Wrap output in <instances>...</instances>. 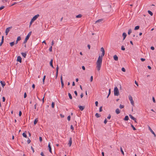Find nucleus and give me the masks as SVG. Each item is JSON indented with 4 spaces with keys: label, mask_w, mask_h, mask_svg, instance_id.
<instances>
[{
    "label": "nucleus",
    "mask_w": 156,
    "mask_h": 156,
    "mask_svg": "<svg viewBox=\"0 0 156 156\" xmlns=\"http://www.w3.org/2000/svg\"><path fill=\"white\" fill-rule=\"evenodd\" d=\"M22 115V112L21 111H20L19 112V115L20 116Z\"/></svg>",
    "instance_id": "56"
},
{
    "label": "nucleus",
    "mask_w": 156,
    "mask_h": 156,
    "mask_svg": "<svg viewBox=\"0 0 156 156\" xmlns=\"http://www.w3.org/2000/svg\"><path fill=\"white\" fill-rule=\"evenodd\" d=\"M111 117V115L109 114L107 117V119H109Z\"/></svg>",
    "instance_id": "61"
},
{
    "label": "nucleus",
    "mask_w": 156,
    "mask_h": 156,
    "mask_svg": "<svg viewBox=\"0 0 156 156\" xmlns=\"http://www.w3.org/2000/svg\"><path fill=\"white\" fill-rule=\"evenodd\" d=\"M103 19H99L97 20L95 22V23H100V22H102V21H103Z\"/></svg>",
    "instance_id": "17"
},
{
    "label": "nucleus",
    "mask_w": 156,
    "mask_h": 156,
    "mask_svg": "<svg viewBox=\"0 0 156 156\" xmlns=\"http://www.w3.org/2000/svg\"><path fill=\"white\" fill-rule=\"evenodd\" d=\"M114 59L115 61H118V58L116 55H115L113 56Z\"/></svg>",
    "instance_id": "15"
},
{
    "label": "nucleus",
    "mask_w": 156,
    "mask_h": 156,
    "mask_svg": "<svg viewBox=\"0 0 156 156\" xmlns=\"http://www.w3.org/2000/svg\"><path fill=\"white\" fill-rule=\"evenodd\" d=\"M21 54L22 56L24 58H26V55H27V54L25 53H23V52H22L21 53Z\"/></svg>",
    "instance_id": "21"
},
{
    "label": "nucleus",
    "mask_w": 156,
    "mask_h": 156,
    "mask_svg": "<svg viewBox=\"0 0 156 156\" xmlns=\"http://www.w3.org/2000/svg\"><path fill=\"white\" fill-rule=\"evenodd\" d=\"M68 95H69V98L70 99H72V95H71V94L70 93H68Z\"/></svg>",
    "instance_id": "31"
},
{
    "label": "nucleus",
    "mask_w": 156,
    "mask_h": 156,
    "mask_svg": "<svg viewBox=\"0 0 156 156\" xmlns=\"http://www.w3.org/2000/svg\"><path fill=\"white\" fill-rule=\"evenodd\" d=\"M140 60L142 62H144V61H145V58H141Z\"/></svg>",
    "instance_id": "51"
},
{
    "label": "nucleus",
    "mask_w": 156,
    "mask_h": 156,
    "mask_svg": "<svg viewBox=\"0 0 156 156\" xmlns=\"http://www.w3.org/2000/svg\"><path fill=\"white\" fill-rule=\"evenodd\" d=\"M31 149H32V150L33 151V153H34V148H33V147L32 146L31 147Z\"/></svg>",
    "instance_id": "58"
},
{
    "label": "nucleus",
    "mask_w": 156,
    "mask_h": 156,
    "mask_svg": "<svg viewBox=\"0 0 156 156\" xmlns=\"http://www.w3.org/2000/svg\"><path fill=\"white\" fill-rule=\"evenodd\" d=\"M148 13L151 16H152L153 15V13L152 12L150 11V10H148Z\"/></svg>",
    "instance_id": "23"
},
{
    "label": "nucleus",
    "mask_w": 156,
    "mask_h": 156,
    "mask_svg": "<svg viewBox=\"0 0 156 156\" xmlns=\"http://www.w3.org/2000/svg\"><path fill=\"white\" fill-rule=\"evenodd\" d=\"M60 80H61V82H63V80H62V76H61V78H60Z\"/></svg>",
    "instance_id": "49"
},
{
    "label": "nucleus",
    "mask_w": 156,
    "mask_h": 156,
    "mask_svg": "<svg viewBox=\"0 0 156 156\" xmlns=\"http://www.w3.org/2000/svg\"><path fill=\"white\" fill-rule=\"evenodd\" d=\"M93 80V77L92 76H91L90 77V81L91 82H92V80Z\"/></svg>",
    "instance_id": "50"
},
{
    "label": "nucleus",
    "mask_w": 156,
    "mask_h": 156,
    "mask_svg": "<svg viewBox=\"0 0 156 156\" xmlns=\"http://www.w3.org/2000/svg\"><path fill=\"white\" fill-rule=\"evenodd\" d=\"M140 26H136L134 28V30H136L139 29Z\"/></svg>",
    "instance_id": "25"
},
{
    "label": "nucleus",
    "mask_w": 156,
    "mask_h": 156,
    "mask_svg": "<svg viewBox=\"0 0 156 156\" xmlns=\"http://www.w3.org/2000/svg\"><path fill=\"white\" fill-rule=\"evenodd\" d=\"M129 117L133 120H134L135 122L136 123L137 122L136 120V119L132 115L130 114L129 115Z\"/></svg>",
    "instance_id": "8"
},
{
    "label": "nucleus",
    "mask_w": 156,
    "mask_h": 156,
    "mask_svg": "<svg viewBox=\"0 0 156 156\" xmlns=\"http://www.w3.org/2000/svg\"><path fill=\"white\" fill-rule=\"evenodd\" d=\"M82 69L83 70H85V68L84 67V66H82Z\"/></svg>",
    "instance_id": "55"
},
{
    "label": "nucleus",
    "mask_w": 156,
    "mask_h": 156,
    "mask_svg": "<svg viewBox=\"0 0 156 156\" xmlns=\"http://www.w3.org/2000/svg\"><path fill=\"white\" fill-rule=\"evenodd\" d=\"M0 83L2 85V86L3 87H4L5 85V83L4 81H0Z\"/></svg>",
    "instance_id": "14"
},
{
    "label": "nucleus",
    "mask_w": 156,
    "mask_h": 156,
    "mask_svg": "<svg viewBox=\"0 0 156 156\" xmlns=\"http://www.w3.org/2000/svg\"><path fill=\"white\" fill-rule=\"evenodd\" d=\"M115 112L117 114H119L120 111L119 108H116L115 110Z\"/></svg>",
    "instance_id": "19"
},
{
    "label": "nucleus",
    "mask_w": 156,
    "mask_h": 156,
    "mask_svg": "<svg viewBox=\"0 0 156 156\" xmlns=\"http://www.w3.org/2000/svg\"><path fill=\"white\" fill-rule=\"evenodd\" d=\"M41 156H45L43 152H41Z\"/></svg>",
    "instance_id": "64"
},
{
    "label": "nucleus",
    "mask_w": 156,
    "mask_h": 156,
    "mask_svg": "<svg viewBox=\"0 0 156 156\" xmlns=\"http://www.w3.org/2000/svg\"><path fill=\"white\" fill-rule=\"evenodd\" d=\"M99 112H101L102 111V106H101L100 108L99 109Z\"/></svg>",
    "instance_id": "47"
},
{
    "label": "nucleus",
    "mask_w": 156,
    "mask_h": 156,
    "mask_svg": "<svg viewBox=\"0 0 156 156\" xmlns=\"http://www.w3.org/2000/svg\"><path fill=\"white\" fill-rule=\"evenodd\" d=\"M110 93H111V89H110L109 90V93H108V96H107V98H108V97H109V95H110Z\"/></svg>",
    "instance_id": "40"
},
{
    "label": "nucleus",
    "mask_w": 156,
    "mask_h": 156,
    "mask_svg": "<svg viewBox=\"0 0 156 156\" xmlns=\"http://www.w3.org/2000/svg\"><path fill=\"white\" fill-rule=\"evenodd\" d=\"M148 128L149 130L154 135V136L155 137L156 136V134H155L154 132L153 131V130L151 129L150 126H148Z\"/></svg>",
    "instance_id": "9"
},
{
    "label": "nucleus",
    "mask_w": 156,
    "mask_h": 156,
    "mask_svg": "<svg viewBox=\"0 0 156 156\" xmlns=\"http://www.w3.org/2000/svg\"><path fill=\"white\" fill-rule=\"evenodd\" d=\"M72 138L70 137L68 144L69 147H70L72 145Z\"/></svg>",
    "instance_id": "6"
},
{
    "label": "nucleus",
    "mask_w": 156,
    "mask_h": 156,
    "mask_svg": "<svg viewBox=\"0 0 156 156\" xmlns=\"http://www.w3.org/2000/svg\"><path fill=\"white\" fill-rule=\"evenodd\" d=\"M126 36H127V34L126 33L124 32L122 34V36L123 37V40H124L125 39Z\"/></svg>",
    "instance_id": "16"
},
{
    "label": "nucleus",
    "mask_w": 156,
    "mask_h": 156,
    "mask_svg": "<svg viewBox=\"0 0 156 156\" xmlns=\"http://www.w3.org/2000/svg\"><path fill=\"white\" fill-rule=\"evenodd\" d=\"M105 54V52H102L101 55H99L98 60L97 61L96 63L97 65L96 68H97L98 71H99L100 70L102 64V58L104 56Z\"/></svg>",
    "instance_id": "1"
},
{
    "label": "nucleus",
    "mask_w": 156,
    "mask_h": 156,
    "mask_svg": "<svg viewBox=\"0 0 156 156\" xmlns=\"http://www.w3.org/2000/svg\"><path fill=\"white\" fill-rule=\"evenodd\" d=\"M12 28V27H10L6 28L5 31V34L7 35L9 32L10 30Z\"/></svg>",
    "instance_id": "4"
},
{
    "label": "nucleus",
    "mask_w": 156,
    "mask_h": 156,
    "mask_svg": "<svg viewBox=\"0 0 156 156\" xmlns=\"http://www.w3.org/2000/svg\"><path fill=\"white\" fill-rule=\"evenodd\" d=\"M152 100H153V102L154 103H155V98H154V97H152Z\"/></svg>",
    "instance_id": "54"
},
{
    "label": "nucleus",
    "mask_w": 156,
    "mask_h": 156,
    "mask_svg": "<svg viewBox=\"0 0 156 156\" xmlns=\"http://www.w3.org/2000/svg\"><path fill=\"white\" fill-rule=\"evenodd\" d=\"M114 94L115 96H118L119 94V92L118 88H114Z\"/></svg>",
    "instance_id": "3"
},
{
    "label": "nucleus",
    "mask_w": 156,
    "mask_h": 156,
    "mask_svg": "<svg viewBox=\"0 0 156 156\" xmlns=\"http://www.w3.org/2000/svg\"><path fill=\"white\" fill-rule=\"evenodd\" d=\"M82 16L81 14H79L76 16V18H80L82 17Z\"/></svg>",
    "instance_id": "29"
},
{
    "label": "nucleus",
    "mask_w": 156,
    "mask_h": 156,
    "mask_svg": "<svg viewBox=\"0 0 156 156\" xmlns=\"http://www.w3.org/2000/svg\"><path fill=\"white\" fill-rule=\"evenodd\" d=\"M129 119V117L128 116L126 115L125 116V118H124V120L125 121H127Z\"/></svg>",
    "instance_id": "22"
},
{
    "label": "nucleus",
    "mask_w": 156,
    "mask_h": 156,
    "mask_svg": "<svg viewBox=\"0 0 156 156\" xmlns=\"http://www.w3.org/2000/svg\"><path fill=\"white\" fill-rule=\"evenodd\" d=\"M31 33H32V31H30L29 33L26 36V37L25 39V40L23 43V44H25L27 43V40L29 39Z\"/></svg>",
    "instance_id": "2"
},
{
    "label": "nucleus",
    "mask_w": 156,
    "mask_h": 156,
    "mask_svg": "<svg viewBox=\"0 0 156 156\" xmlns=\"http://www.w3.org/2000/svg\"><path fill=\"white\" fill-rule=\"evenodd\" d=\"M50 65L52 68H54V66L53 65V59H51L50 62Z\"/></svg>",
    "instance_id": "12"
},
{
    "label": "nucleus",
    "mask_w": 156,
    "mask_h": 156,
    "mask_svg": "<svg viewBox=\"0 0 156 156\" xmlns=\"http://www.w3.org/2000/svg\"><path fill=\"white\" fill-rule=\"evenodd\" d=\"M48 146V147L49 148V152H50L51 153V147L50 144V143H49Z\"/></svg>",
    "instance_id": "20"
},
{
    "label": "nucleus",
    "mask_w": 156,
    "mask_h": 156,
    "mask_svg": "<svg viewBox=\"0 0 156 156\" xmlns=\"http://www.w3.org/2000/svg\"><path fill=\"white\" fill-rule=\"evenodd\" d=\"M27 97V94H26V92H25V93L24 94V98H25Z\"/></svg>",
    "instance_id": "48"
},
{
    "label": "nucleus",
    "mask_w": 156,
    "mask_h": 156,
    "mask_svg": "<svg viewBox=\"0 0 156 156\" xmlns=\"http://www.w3.org/2000/svg\"><path fill=\"white\" fill-rule=\"evenodd\" d=\"M120 149L121 152L122 153V154L124 155V152H123V151L122 150V147H120Z\"/></svg>",
    "instance_id": "35"
},
{
    "label": "nucleus",
    "mask_w": 156,
    "mask_h": 156,
    "mask_svg": "<svg viewBox=\"0 0 156 156\" xmlns=\"http://www.w3.org/2000/svg\"><path fill=\"white\" fill-rule=\"evenodd\" d=\"M55 106V103L54 102H52L51 103V107L52 108H53Z\"/></svg>",
    "instance_id": "36"
},
{
    "label": "nucleus",
    "mask_w": 156,
    "mask_h": 156,
    "mask_svg": "<svg viewBox=\"0 0 156 156\" xmlns=\"http://www.w3.org/2000/svg\"><path fill=\"white\" fill-rule=\"evenodd\" d=\"M151 49L152 50H154V48L153 47V46H151Z\"/></svg>",
    "instance_id": "63"
},
{
    "label": "nucleus",
    "mask_w": 156,
    "mask_h": 156,
    "mask_svg": "<svg viewBox=\"0 0 156 156\" xmlns=\"http://www.w3.org/2000/svg\"><path fill=\"white\" fill-rule=\"evenodd\" d=\"M79 108L80 110L82 111L84 108V106H79Z\"/></svg>",
    "instance_id": "18"
},
{
    "label": "nucleus",
    "mask_w": 156,
    "mask_h": 156,
    "mask_svg": "<svg viewBox=\"0 0 156 156\" xmlns=\"http://www.w3.org/2000/svg\"><path fill=\"white\" fill-rule=\"evenodd\" d=\"M74 94L76 96H77V93L76 91H74Z\"/></svg>",
    "instance_id": "60"
},
{
    "label": "nucleus",
    "mask_w": 156,
    "mask_h": 156,
    "mask_svg": "<svg viewBox=\"0 0 156 156\" xmlns=\"http://www.w3.org/2000/svg\"><path fill=\"white\" fill-rule=\"evenodd\" d=\"M131 126L133 130H136V129L132 124H131Z\"/></svg>",
    "instance_id": "33"
},
{
    "label": "nucleus",
    "mask_w": 156,
    "mask_h": 156,
    "mask_svg": "<svg viewBox=\"0 0 156 156\" xmlns=\"http://www.w3.org/2000/svg\"><path fill=\"white\" fill-rule=\"evenodd\" d=\"M67 119H68V120L69 121H70V115H69V116L67 117Z\"/></svg>",
    "instance_id": "46"
},
{
    "label": "nucleus",
    "mask_w": 156,
    "mask_h": 156,
    "mask_svg": "<svg viewBox=\"0 0 156 156\" xmlns=\"http://www.w3.org/2000/svg\"><path fill=\"white\" fill-rule=\"evenodd\" d=\"M107 119H105L104 121V123H105V124H106L107 123Z\"/></svg>",
    "instance_id": "62"
},
{
    "label": "nucleus",
    "mask_w": 156,
    "mask_h": 156,
    "mask_svg": "<svg viewBox=\"0 0 156 156\" xmlns=\"http://www.w3.org/2000/svg\"><path fill=\"white\" fill-rule=\"evenodd\" d=\"M125 49L124 47L123 46H122L121 47V50L122 51H124Z\"/></svg>",
    "instance_id": "42"
},
{
    "label": "nucleus",
    "mask_w": 156,
    "mask_h": 156,
    "mask_svg": "<svg viewBox=\"0 0 156 156\" xmlns=\"http://www.w3.org/2000/svg\"><path fill=\"white\" fill-rule=\"evenodd\" d=\"M98 102L97 101H96L95 102V104L96 106H98Z\"/></svg>",
    "instance_id": "53"
},
{
    "label": "nucleus",
    "mask_w": 156,
    "mask_h": 156,
    "mask_svg": "<svg viewBox=\"0 0 156 156\" xmlns=\"http://www.w3.org/2000/svg\"><path fill=\"white\" fill-rule=\"evenodd\" d=\"M16 60L17 62H18L20 63H21L22 62L21 57L20 56H17Z\"/></svg>",
    "instance_id": "5"
},
{
    "label": "nucleus",
    "mask_w": 156,
    "mask_h": 156,
    "mask_svg": "<svg viewBox=\"0 0 156 156\" xmlns=\"http://www.w3.org/2000/svg\"><path fill=\"white\" fill-rule=\"evenodd\" d=\"M95 116L97 117V118H99V117H100V115L98 113H96L95 115Z\"/></svg>",
    "instance_id": "26"
},
{
    "label": "nucleus",
    "mask_w": 156,
    "mask_h": 156,
    "mask_svg": "<svg viewBox=\"0 0 156 156\" xmlns=\"http://www.w3.org/2000/svg\"><path fill=\"white\" fill-rule=\"evenodd\" d=\"M129 99L130 101H132L133 100L132 97L130 95H129Z\"/></svg>",
    "instance_id": "27"
},
{
    "label": "nucleus",
    "mask_w": 156,
    "mask_h": 156,
    "mask_svg": "<svg viewBox=\"0 0 156 156\" xmlns=\"http://www.w3.org/2000/svg\"><path fill=\"white\" fill-rule=\"evenodd\" d=\"M22 135H23V137H24L27 138V135L25 133H23Z\"/></svg>",
    "instance_id": "32"
},
{
    "label": "nucleus",
    "mask_w": 156,
    "mask_h": 156,
    "mask_svg": "<svg viewBox=\"0 0 156 156\" xmlns=\"http://www.w3.org/2000/svg\"><path fill=\"white\" fill-rule=\"evenodd\" d=\"M21 40V37L20 36L18 37H17V40L16 41V42L15 43V44H17L18 43V41Z\"/></svg>",
    "instance_id": "11"
},
{
    "label": "nucleus",
    "mask_w": 156,
    "mask_h": 156,
    "mask_svg": "<svg viewBox=\"0 0 156 156\" xmlns=\"http://www.w3.org/2000/svg\"><path fill=\"white\" fill-rule=\"evenodd\" d=\"M101 51L102 52H105L104 49L103 47H102L101 48Z\"/></svg>",
    "instance_id": "37"
},
{
    "label": "nucleus",
    "mask_w": 156,
    "mask_h": 156,
    "mask_svg": "<svg viewBox=\"0 0 156 156\" xmlns=\"http://www.w3.org/2000/svg\"><path fill=\"white\" fill-rule=\"evenodd\" d=\"M118 87L119 88H121V86L119 84H118L117 85V86H115L114 88H117Z\"/></svg>",
    "instance_id": "34"
},
{
    "label": "nucleus",
    "mask_w": 156,
    "mask_h": 156,
    "mask_svg": "<svg viewBox=\"0 0 156 156\" xmlns=\"http://www.w3.org/2000/svg\"><path fill=\"white\" fill-rule=\"evenodd\" d=\"M124 107V105H120L119 106V108L121 109H122Z\"/></svg>",
    "instance_id": "38"
},
{
    "label": "nucleus",
    "mask_w": 156,
    "mask_h": 156,
    "mask_svg": "<svg viewBox=\"0 0 156 156\" xmlns=\"http://www.w3.org/2000/svg\"><path fill=\"white\" fill-rule=\"evenodd\" d=\"M49 50V51L50 52H51L52 51V47L51 46L50 47Z\"/></svg>",
    "instance_id": "45"
},
{
    "label": "nucleus",
    "mask_w": 156,
    "mask_h": 156,
    "mask_svg": "<svg viewBox=\"0 0 156 156\" xmlns=\"http://www.w3.org/2000/svg\"><path fill=\"white\" fill-rule=\"evenodd\" d=\"M131 32H132L131 29H129V30H128V35H130V34L131 33Z\"/></svg>",
    "instance_id": "30"
},
{
    "label": "nucleus",
    "mask_w": 156,
    "mask_h": 156,
    "mask_svg": "<svg viewBox=\"0 0 156 156\" xmlns=\"http://www.w3.org/2000/svg\"><path fill=\"white\" fill-rule=\"evenodd\" d=\"M62 85V87H64V83L63 82H62L61 83Z\"/></svg>",
    "instance_id": "52"
},
{
    "label": "nucleus",
    "mask_w": 156,
    "mask_h": 156,
    "mask_svg": "<svg viewBox=\"0 0 156 156\" xmlns=\"http://www.w3.org/2000/svg\"><path fill=\"white\" fill-rule=\"evenodd\" d=\"M38 122V120L37 119H36L34 121V124L35 125Z\"/></svg>",
    "instance_id": "28"
},
{
    "label": "nucleus",
    "mask_w": 156,
    "mask_h": 156,
    "mask_svg": "<svg viewBox=\"0 0 156 156\" xmlns=\"http://www.w3.org/2000/svg\"><path fill=\"white\" fill-rule=\"evenodd\" d=\"M30 142H31L30 140L29 139H28V140L27 141V142L28 144H29L30 143Z\"/></svg>",
    "instance_id": "59"
},
{
    "label": "nucleus",
    "mask_w": 156,
    "mask_h": 156,
    "mask_svg": "<svg viewBox=\"0 0 156 156\" xmlns=\"http://www.w3.org/2000/svg\"><path fill=\"white\" fill-rule=\"evenodd\" d=\"M58 69H59V67L58 66V65H57V67H56V78H57V76H58Z\"/></svg>",
    "instance_id": "10"
},
{
    "label": "nucleus",
    "mask_w": 156,
    "mask_h": 156,
    "mask_svg": "<svg viewBox=\"0 0 156 156\" xmlns=\"http://www.w3.org/2000/svg\"><path fill=\"white\" fill-rule=\"evenodd\" d=\"M5 8V6L4 5L2 6L1 7H0V10L4 8Z\"/></svg>",
    "instance_id": "41"
},
{
    "label": "nucleus",
    "mask_w": 156,
    "mask_h": 156,
    "mask_svg": "<svg viewBox=\"0 0 156 156\" xmlns=\"http://www.w3.org/2000/svg\"><path fill=\"white\" fill-rule=\"evenodd\" d=\"M122 71L123 72H126V69L122 67Z\"/></svg>",
    "instance_id": "44"
},
{
    "label": "nucleus",
    "mask_w": 156,
    "mask_h": 156,
    "mask_svg": "<svg viewBox=\"0 0 156 156\" xmlns=\"http://www.w3.org/2000/svg\"><path fill=\"white\" fill-rule=\"evenodd\" d=\"M15 44V43L14 41L10 42V45L11 47H12Z\"/></svg>",
    "instance_id": "24"
},
{
    "label": "nucleus",
    "mask_w": 156,
    "mask_h": 156,
    "mask_svg": "<svg viewBox=\"0 0 156 156\" xmlns=\"http://www.w3.org/2000/svg\"><path fill=\"white\" fill-rule=\"evenodd\" d=\"M135 83L136 84V85H137V87H138V83L136 81V80H135Z\"/></svg>",
    "instance_id": "57"
},
{
    "label": "nucleus",
    "mask_w": 156,
    "mask_h": 156,
    "mask_svg": "<svg viewBox=\"0 0 156 156\" xmlns=\"http://www.w3.org/2000/svg\"><path fill=\"white\" fill-rule=\"evenodd\" d=\"M39 16V14H37L34 16L32 18V19L34 20V21Z\"/></svg>",
    "instance_id": "7"
},
{
    "label": "nucleus",
    "mask_w": 156,
    "mask_h": 156,
    "mask_svg": "<svg viewBox=\"0 0 156 156\" xmlns=\"http://www.w3.org/2000/svg\"><path fill=\"white\" fill-rule=\"evenodd\" d=\"M131 104L133 106L134 105V102L133 100L130 101Z\"/></svg>",
    "instance_id": "43"
},
{
    "label": "nucleus",
    "mask_w": 156,
    "mask_h": 156,
    "mask_svg": "<svg viewBox=\"0 0 156 156\" xmlns=\"http://www.w3.org/2000/svg\"><path fill=\"white\" fill-rule=\"evenodd\" d=\"M45 78H46V76H43V80H43V83H44Z\"/></svg>",
    "instance_id": "39"
},
{
    "label": "nucleus",
    "mask_w": 156,
    "mask_h": 156,
    "mask_svg": "<svg viewBox=\"0 0 156 156\" xmlns=\"http://www.w3.org/2000/svg\"><path fill=\"white\" fill-rule=\"evenodd\" d=\"M4 36H3L2 37L1 42V43H0V46H1L2 45V44L3 43V42H4Z\"/></svg>",
    "instance_id": "13"
}]
</instances>
